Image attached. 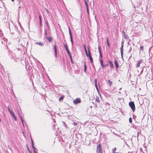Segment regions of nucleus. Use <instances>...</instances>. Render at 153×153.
<instances>
[{
	"mask_svg": "<svg viewBox=\"0 0 153 153\" xmlns=\"http://www.w3.org/2000/svg\"><path fill=\"white\" fill-rule=\"evenodd\" d=\"M96 151L97 153H102V149L101 144H99L97 146Z\"/></svg>",
	"mask_w": 153,
	"mask_h": 153,
	"instance_id": "1",
	"label": "nucleus"
},
{
	"mask_svg": "<svg viewBox=\"0 0 153 153\" xmlns=\"http://www.w3.org/2000/svg\"><path fill=\"white\" fill-rule=\"evenodd\" d=\"M28 43V42L25 39H24L21 42L22 45L25 47L27 46Z\"/></svg>",
	"mask_w": 153,
	"mask_h": 153,
	"instance_id": "2",
	"label": "nucleus"
},
{
	"mask_svg": "<svg viewBox=\"0 0 153 153\" xmlns=\"http://www.w3.org/2000/svg\"><path fill=\"white\" fill-rule=\"evenodd\" d=\"M129 105L131 108L133 112H134L135 110L134 104L133 102H131L129 103Z\"/></svg>",
	"mask_w": 153,
	"mask_h": 153,
	"instance_id": "3",
	"label": "nucleus"
},
{
	"mask_svg": "<svg viewBox=\"0 0 153 153\" xmlns=\"http://www.w3.org/2000/svg\"><path fill=\"white\" fill-rule=\"evenodd\" d=\"M81 102V100L79 98H77L73 101V103L75 105L78 103H80Z\"/></svg>",
	"mask_w": 153,
	"mask_h": 153,
	"instance_id": "4",
	"label": "nucleus"
},
{
	"mask_svg": "<svg viewBox=\"0 0 153 153\" xmlns=\"http://www.w3.org/2000/svg\"><path fill=\"white\" fill-rule=\"evenodd\" d=\"M121 44H122V46L120 48V51H121V56H122V58L123 57V44H124V41H122L121 42Z\"/></svg>",
	"mask_w": 153,
	"mask_h": 153,
	"instance_id": "5",
	"label": "nucleus"
},
{
	"mask_svg": "<svg viewBox=\"0 0 153 153\" xmlns=\"http://www.w3.org/2000/svg\"><path fill=\"white\" fill-rule=\"evenodd\" d=\"M69 34L70 35V38H71V42L72 45H73V41L72 40V34L71 32V30L69 27Z\"/></svg>",
	"mask_w": 153,
	"mask_h": 153,
	"instance_id": "6",
	"label": "nucleus"
},
{
	"mask_svg": "<svg viewBox=\"0 0 153 153\" xmlns=\"http://www.w3.org/2000/svg\"><path fill=\"white\" fill-rule=\"evenodd\" d=\"M65 50L66 51L68 54L70 56L71 59V56L70 54V52L67 48V46L66 45H65Z\"/></svg>",
	"mask_w": 153,
	"mask_h": 153,
	"instance_id": "7",
	"label": "nucleus"
},
{
	"mask_svg": "<svg viewBox=\"0 0 153 153\" xmlns=\"http://www.w3.org/2000/svg\"><path fill=\"white\" fill-rule=\"evenodd\" d=\"M88 51H89V59H90V60L91 61V63H92L93 62V59H92V57L91 56L90 50L88 48Z\"/></svg>",
	"mask_w": 153,
	"mask_h": 153,
	"instance_id": "8",
	"label": "nucleus"
},
{
	"mask_svg": "<svg viewBox=\"0 0 153 153\" xmlns=\"http://www.w3.org/2000/svg\"><path fill=\"white\" fill-rule=\"evenodd\" d=\"M54 55L56 57H57L56 46V45L54 46Z\"/></svg>",
	"mask_w": 153,
	"mask_h": 153,
	"instance_id": "9",
	"label": "nucleus"
},
{
	"mask_svg": "<svg viewBox=\"0 0 153 153\" xmlns=\"http://www.w3.org/2000/svg\"><path fill=\"white\" fill-rule=\"evenodd\" d=\"M114 64L116 66V68L117 69L119 68V66L118 64V62L116 59H115L114 60Z\"/></svg>",
	"mask_w": 153,
	"mask_h": 153,
	"instance_id": "10",
	"label": "nucleus"
},
{
	"mask_svg": "<svg viewBox=\"0 0 153 153\" xmlns=\"http://www.w3.org/2000/svg\"><path fill=\"white\" fill-rule=\"evenodd\" d=\"M108 62H109V65H110V67L111 68H114V65H113V63L111 61H108Z\"/></svg>",
	"mask_w": 153,
	"mask_h": 153,
	"instance_id": "11",
	"label": "nucleus"
},
{
	"mask_svg": "<svg viewBox=\"0 0 153 153\" xmlns=\"http://www.w3.org/2000/svg\"><path fill=\"white\" fill-rule=\"evenodd\" d=\"M99 59L100 60V63L101 64V65L102 66V68H104V66L103 63V60L102 59H100V58H99Z\"/></svg>",
	"mask_w": 153,
	"mask_h": 153,
	"instance_id": "12",
	"label": "nucleus"
},
{
	"mask_svg": "<svg viewBox=\"0 0 153 153\" xmlns=\"http://www.w3.org/2000/svg\"><path fill=\"white\" fill-rule=\"evenodd\" d=\"M143 60H141L139 61L138 63L137 64V67L138 68L140 67V64L142 62Z\"/></svg>",
	"mask_w": 153,
	"mask_h": 153,
	"instance_id": "13",
	"label": "nucleus"
},
{
	"mask_svg": "<svg viewBox=\"0 0 153 153\" xmlns=\"http://www.w3.org/2000/svg\"><path fill=\"white\" fill-rule=\"evenodd\" d=\"M46 39L48 40L49 42H51L52 40V38L51 37H45Z\"/></svg>",
	"mask_w": 153,
	"mask_h": 153,
	"instance_id": "14",
	"label": "nucleus"
},
{
	"mask_svg": "<svg viewBox=\"0 0 153 153\" xmlns=\"http://www.w3.org/2000/svg\"><path fill=\"white\" fill-rule=\"evenodd\" d=\"M84 71L85 72H86V66L85 63V62L84 63Z\"/></svg>",
	"mask_w": 153,
	"mask_h": 153,
	"instance_id": "15",
	"label": "nucleus"
},
{
	"mask_svg": "<svg viewBox=\"0 0 153 153\" xmlns=\"http://www.w3.org/2000/svg\"><path fill=\"white\" fill-rule=\"evenodd\" d=\"M96 100L98 102H100V100L98 97H97L96 98Z\"/></svg>",
	"mask_w": 153,
	"mask_h": 153,
	"instance_id": "16",
	"label": "nucleus"
},
{
	"mask_svg": "<svg viewBox=\"0 0 153 153\" xmlns=\"http://www.w3.org/2000/svg\"><path fill=\"white\" fill-rule=\"evenodd\" d=\"M108 83L110 85V86H111L112 84V82L110 80H108Z\"/></svg>",
	"mask_w": 153,
	"mask_h": 153,
	"instance_id": "17",
	"label": "nucleus"
},
{
	"mask_svg": "<svg viewBox=\"0 0 153 153\" xmlns=\"http://www.w3.org/2000/svg\"><path fill=\"white\" fill-rule=\"evenodd\" d=\"M106 41H107V45H108V46L109 47H110V44H109V42H108V38H107Z\"/></svg>",
	"mask_w": 153,
	"mask_h": 153,
	"instance_id": "18",
	"label": "nucleus"
},
{
	"mask_svg": "<svg viewBox=\"0 0 153 153\" xmlns=\"http://www.w3.org/2000/svg\"><path fill=\"white\" fill-rule=\"evenodd\" d=\"M36 44H38L40 46H43V44L42 43L37 42V43H36Z\"/></svg>",
	"mask_w": 153,
	"mask_h": 153,
	"instance_id": "19",
	"label": "nucleus"
},
{
	"mask_svg": "<svg viewBox=\"0 0 153 153\" xmlns=\"http://www.w3.org/2000/svg\"><path fill=\"white\" fill-rule=\"evenodd\" d=\"M7 109H8V111H9V112L10 114H11L12 113H13L12 111L9 108V106H8Z\"/></svg>",
	"mask_w": 153,
	"mask_h": 153,
	"instance_id": "20",
	"label": "nucleus"
},
{
	"mask_svg": "<svg viewBox=\"0 0 153 153\" xmlns=\"http://www.w3.org/2000/svg\"><path fill=\"white\" fill-rule=\"evenodd\" d=\"M64 96H62L59 100V101H60L61 100H62L64 98Z\"/></svg>",
	"mask_w": 153,
	"mask_h": 153,
	"instance_id": "21",
	"label": "nucleus"
},
{
	"mask_svg": "<svg viewBox=\"0 0 153 153\" xmlns=\"http://www.w3.org/2000/svg\"><path fill=\"white\" fill-rule=\"evenodd\" d=\"M99 53L100 54V59H102V54L101 51H100Z\"/></svg>",
	"mask_w": 153,
	"mask_h": 153,
	"instance_id": "22",
	"label": "nucleus"
},
{
	"mask_svg": "<svg viewBox=\"0 0 153 153\" xmlns=\"http://www.w3.org/2000/svg\"><path fill=\"white\" fill-rule=\"evenodd\" d=\"M20 116V119H21V121L22 122V124L23 125V126L24 127V123H23V120L22 119V118L21 117V116Z\"/></svg>",
	"mask_w": 153,
	"mask_h": 153,
	"instance_id": "23",
	"label": "nucleus"
},
{
	"mask_svg": "<svg viewBox=\"0 0 153 153\" xmlns=\"http://www.w3.org/2000/svg\"><path fill=\"white\" fill-rule=\"evenodd\" d=\"M47 35V31L46 30H45V33H44V35L45 36V37H46V36Z\"/></svg>",
	"mask_w": 153,
	"mask_h": 153,
	"instance_id": "24",
	"label": "nucleus"
},
{
	"mask_svg": "<svg viewBox=\"0 0 153 153\" xmlns=\"http://www.w3.org/2000/svg\"><path fill=\"white\" fill-rule=\"evenodd\" d=\"M83 46H84V49L85 50V53H86L87 51L86 50V48L85 47V45H83Z\"/></svg>",
	"mask_w": 153,
	"mask_h": 153,
	"instance_id": "25",
	"label": "nucleus"
},
{
	"mask_svg": "<svg viewBox=\"0 0 153 153\" xmlns=\"http://www.w3.org/2000/svg\"><path fill=\"white\" fill-rule=\"evenodd\" d=\"M39 20H40V23H41L42 21H41V18L40 15H39Z\"/></svg>",
	"mask_w": 153,
	"mask_h": 153,
	"instance_id": "26",
	"label": "nucleus"
},
{
	"mask_svg": "<svg viewBox=\"0 0 153 153\" xmlns=\"http://www.w3.org/2000/svg\"><path fill=\"white\" fill-rule=\"evenodd\" d=\"M124 37L126 39H127L128 38V36L126 35L125 33V34Z\"/></svg>",
	"mask_w": 153,
	"mask_h": 153,
	"instance_id": "27",
	"label": "nucleus"
},
{
	"mask_svg": "<svg viewBox=\"0 0 153 153\" xmlns=\"http://www.w3.org/2000/svg\"><path fill=\"white\" fill-rule=\"evenodd\" d=\"M116 148H114L113 149L112 151L113 152V153H115V152L116 150Z\"/></svg>",
	"mask_w": 153,
	"mask_h": 153,
	"instance_id": "28",
	"label": "nucleus"
},
{
	"mask_svg": "<svg viewBox=\"0 0 153 153\" xmlns=\"http://www.w3.org/2000/svg\"><path fill=\"white\" fill-rule=\"evenodd\" d=\"M129 122L130 123H131L132 122V120L131 117L129 118Z\"/></svg>",
	"mask_w": 153,
	"mask_h": 153,
	"instance_id": "29",
	"label": "nucleus"
},
{
	"mask_svg": "<svg viewBox=\"0 0 153 153\" xmlns=\"http://www.w3.org/2000/svg\"><path fill=\"white\" fill-rule=\"evenodd\" d=\"M86 56L87 57H89V53H88L87 52L86 53H85Z\"/></svg>",
	"mask_w": 153,
	"mask_h": 153,
	"instance_id": "30",
	"label": "nucleus"
},
{
	"mask_svg": "<svg viewBox=\"0 0 153 153\" xmlns=\"http://www.w3.org/2000/svg\"><path fill=\"white\" fill-rule=\"evenodd\" d=\"M10 114H11V116L13 117H15V115H14V114H13V112Z\"/></svg>",
	"mask_w": 153,
	"mask_h": 153,
	"instance_id": "31",
	"label": "nucleus"
},
{
	"mask_svg": "<svg viewBox=\"0 0 153 153\" xmlns=\"http://www.w3.org/2000/svg\"><path fill=\"white\" fill-rule=\"evenodd\" d=\"M32 148L33 149V151L34 150H35V149H36V148L34 147L33 145H32Z\"/></svg>",
	"mask_w": 153,
	"mask_h": 153,
	"instance_id": "32",
	"label": "nucleus"
},
{
	"mask_svg": "<svg viewBox=\"0 0 153 153\" xmlns=\"http://www.w3.org/2000/svg\"><path fill=\"white\" fill-rule=\"evenodd\" d=\"M85 4L86 5V7H88V4H87V3L86 2V1H85Z\"/></svg>",
	"mask_w": 153,
	"mask_h": 153,
	"instance_id": "33",
	"label": "nucleus"
},
{
	"mask_svg": "<svg viewBox=\"0 0 153 153\" xmlns=\"http://www.w3.org/2000/svg\"><path fill=\"white\" fill-rule=\"evenodd\" d=\"M98 50H99V52L100 53V51H101L100 46H99L98 47Z\"/></svg>",
	"mask_w": 153,
	"mask_h": 153,
	"instance_id": "34",
	"label": "nucleus"
},
{
	"mask_svg": "<svg viewBox=\"0 0 153 153\" xmlns=\"http://www.w3.org/2000/svg\"><path fill=\"white\" fill-rule=\"evenodd\" d=\"M31 145H33V142L32 139V138H31Z\"/></svg>",
	"mask_w": 153,
	"mask_h": 153,
	"instance_id": "35",
	"label": "nucleus"
},
{
	"mask_svg": "<svg viewBox=\"0 0 153 153\" xmlns=\"http://www.w3.org/2000/svg\"><path fill=\"white\" fill-rule=\"evenodd\" d=\"M95 86L96 87V89L98 90V87H97V84H95Z\"/></svg>",
	"mask_w": 153,
	"mask_h": 153,
	"instance_id": "36",
	"label": "nucleus"
},
{
	"mask_svg": "<svg viewBox=\"0 0 153 153\" xmlns=\"http://www.w3.org/2000/svg\"><path fill=\"white\" fill-rule=\"evenodd\" d=\"M86 10H87V12L88 14H89V12L88 10V7H86Z\"/></svg>",
	"mask_w": 153,
	"mask_h": 153,
	"instance_id": "37",
	"label": "nucleus"
},
{
	"mask_svg": "<svg viewBox=\"0 0 153 153\" xmlns=\"http://www.w3.org/2000/svg\"><path fill=\"white\" fill-rule=\"evenodd\" d=\"M27 149H28V151L29 153H32L30 151L29 149L28 148H27Z\"/></svg>",
	"mask_w": 153,
	"mask_h": 153,
	"instance_id": "38",
	"label": "nucleus"
},
{
	"mask_svg": "<svg viewBox=\"0 0 153 153\" xmlns=\"http://www.w3.org/2000/svg\"><path fill=\"white\" fill-rule=\"evenodd\" d=\"M140 48L141 50H143V46H141Z\"/></svg>",
	"mask_w": 153,
	"mask_h": 153,
	"instance_id": "39",
	"label": "nucleus"
},
{
	"mask_svg": "<svg viewBox=\"0 0 153 153\" xmlns=\"http://www.w3.org/2000/svg\"><path fill=\"white\" fill-rule=\"evenodd\" d=\"M73 125H74V126H76L77 125V123H75V122H74L73 123Z\"/></svg>",
	"mask_w": 153,
	"mask_h": 153,
	"instance_id": "40",
	"label": "nucleus"
},
{
	"mask_svg": "<svg viewBox=\"0 0 153 153\" xmlns=\"http://www.w3.org/2000/svg\"><path fill=\"white\" fill-rule=\"evenodd\" d=\"M97 79H94L95 84H97Z\"/></svg>",
	"mask_w": 153,
	"mask_h": 153,
	"instance_id": "41",
	"label": "nucleus"
},
{
	"mask_svg": "<svg viewBox=\"0 0 153 153\" xmlns=\"http://www.w3.org/2000/svg\"><path fill=\"white\" fill-rule=\"evenodd\" d=\"M13 118H14V119H15V120H16V116L15 117H13Z\"/></svg>",
	"mask_w": 153,
	"mask_h": 153,
	"instance_id": "42",
	"label": "nucleus"
},
{
	"mask_svg": "<svg viewBox=\"0 0 153 153\" xmlns=\"http://www.w3.org/2000/svg\"><path fill=\"white\" fill-rule=\"evenodd\" d=\"M33 152L34 153H37L35 150H34Z\"/></svg>",
	"mask_w": 153,
	"mask_h": 153,
	"instance_id": "43",
	"label": "nucleus"
},
{
	"mask_svg": "<svg viewBox=\"0 0 153 153\" xmlns=\"http://www.w3.org/2000/svg\"><path fill=\"white\" fill-rule=\"evenodd\" d=\"M104 67L107 66V65H104Z\"/></svg>",
	"mask_w": 153,
	"mask_h": 153,
	"instance_id": "44",
	"label": "nucleus"
},
{
	"mask_svg": "<svg viewBox=\"0 0 153 153\" xmlns=\"http://www.w3.org/2000/svg\"><path fill=\"white\" fill-rule=\"evenodd\" d=\"M12 1H13L14 0H11Z\"/></svg>",
	"mask_w": 153,
	"mask_h": 153,
	"instance_id": "45",
	"label": "nucleus"
},
{
	"mask_svg": "<svg viewBox=\"0 0 153 153\" xmlns=\"http://www.w3.org/2000/svg\"><path fill=\"white\" fill-rule=\"evenodd\" d=\"M115 153H118V152H115Z\"/></svg>",
	"mask_w": 153,
	"mask_h": 153,
	"instance_id": "46",
	"label": "nucleus"
},
{
	"mask_svg": "<svg viewBox=\"0 0 153 153\" xmlns=\"http://www.w3.org/2000/svg\"><path fill=\"white\" fill-rule=\"evenodd\" d=\"M119 93H121V92H120V91H119Z\"/></svg>",
	"mask_w": 153,
	"mask_h": 153,
	"instance_id": "47",
	"label": "nucleus"
},
{
	"mask_svg": "<svg viewBox=\"0 0 153 153\" xmlns=\"http://www.w3.org/2000/svg\"><path fill=\"white\" fill-rule=\"evenodd\" d=\"M54 120H53V121L55 122V121Z\"/></svg>",
	"mask_w": 153,
	"mask_h": 153,
	"instance_id": "48",
	"label": "nucleus"
},
{
	"mask_svg": "<svg viewBox=\"0 0 153 153\" xmlns=\"http://www.w3.org/2000/svg\"><path fill=\"white\" fill-rule=\"evenodd\" d=\"M121 88H120V90H121Z\"/></svg>",
	"mask_w": 153,
	"mask_h": 153,
	"instance_id": "49",
	"label": "nucleus"
}]
</instances>
